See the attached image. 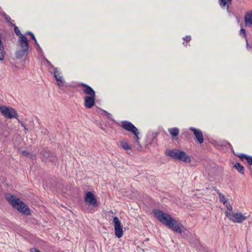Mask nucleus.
Masks as SVG:
<instances>
[{"label": "nucleus", "instance_id": "obj_10", "mask_svg": "<svg viewBox=\"0 0 252 252\" xmlns=\"http://www.w3.org/2000/svg\"><path fill=\"white\" fill-rule=\"evenodd\" d=\"M85 201L93 207H97L98 203L94 195L91 191L86 193Z\"/></svg>", "mask_w": 252, "mask_h": 252}, {"label": "nucleus", "instance_id": "obj_16", "mask_svg": "<svg viewBox=\"0 0 252 252\" xmlns=\"http://www.w3.org/2000/svg\"><path fill=\"white\" fill-rule=\"evenodd\" d=\"M12 27H14V31L16 34L19 36V38L18 41H20L23 37L26 38V39H28L25 35H24L21 33L20 31L19 30L18 28L14 24H12Z\"/></svg>", "mask_w": 252, "mask_h": 252}, {"label": "nucleus", "instance_id": "obj_2", "mask_svg": "<svg viewBox=\"0 0 252 252\" xmlns=\"http://www.w3.org/2000/svg\"><path fill=\"white\" fill-rule=\"evenodd\" d=\"M78 86L83 87V92L87 95L84 98L85 107L87 109L92 108L95 105L96 97L95 91L91 87L84 83H80Z\"/></svg>", "mask_w": 252, "mask_h": 252}, {"label": "nucleus", "instance_id": "obj_21", "mask_svg": "<svg viewBox=\"0 0 252 252\" xmlns=\"http://www.w3.org/2000/svg\"><path fill=\"white\" fill-rule=\"evenodd\" d=\"M120 145L122 147V148L125 150H127L131 149V146L128 144V143L126 142L121 141L120 142Z\"/></svg>", "mask_w": 252, "mask_h": 252}, {"label": "nucleus", "instance_id": "obj_23", "mask_svg": "<svg viewBox=\"0 0 252 252\" xmlns=\"http://www.w3.org/2000/svg\"><path fill=\"white\" fill-rule=\"evenodd\" d=\"M219 199L220 200V202H222V203L225 205L227 202V199L225 198V196H224V195L222 193H220L219 194Z\"/></svg>", "mask_w": 252, "mask_h": 252}, {"label": "nucleus", "instance_id": "obj_15", "mask_svg": "<svg viewBox=\"0 0 252 252\" xmlns=\"http://www.w3.org/2000/svg\"><path fill=\"white\" fill-rule=\"evenodd\" d=\"M26 35H30L31 36V39L33 40V42H34L35 44L36 45V47L37 48V51L40 52L42 51V49L38 43L34 34L32 32L28 31L26 32Z\"/></svg>", "mask_w": 252, "mask_h": 252}, {"label": "nucleus", "instance_id": "obj_6", "mask_svg": "<svg viewBox=\"0 0 252 252\" xmlns=\"http://www.w3.org/2000/svg\"><path fill=\"white\" fill-rule=\"evenodd\" d=\"M0 112L3 116L8 119L15 118L17 116V113L14 109L5 105L0 106Z\"/></svg>", "mask_w": 252, "mask_h": 252}, {"label": "nucleus", "instance_id": "obj_34", "mask_svg": "<svg viewBox=\"0 0 252 252\" xmlns=\"http://www.w3.org/2000/svg\"><path fill=\"white\" fill-rule=\"evenodd\" d=\"M7 22L10 23L11 22H14V20L11 19L10 17H5Z\"/></svg>", "mask_w": 252, "mask_h": 252}, {"label": "nucleus", "instance_id": "obj_39", "mask_svg": "<svg viewBox=\"0 0 252 252\" xmlns=\"http://www.w3.org/2000/svg\"><path fill=\"white\" fill-rule=\"evenodd\" d=\"M216 192H217L218 195L219 196V194L221 193L219 189L216 190Z\"/></svg>", "mask_w": 252, "mask_h": 252}, {"label": "nucleus", "instance_id": "obj_44", "mask_svg": "<svg viewBox=\"0 0 252 252\" xmlns=\"http://www.w3.org/2000/svg\"><path fill=\"white\" fill-rule=\"evenodd\" d=\"M148 240H149V239H148V238H147V239H146V241H148Z\"/></svg>", "mask_w": 252, "mask_h": 252}, {"label": "nucleus", "instance_id": "obj_9", "mask_svg": "<svg viewBox=\"0 0 252 252\" xmlns=\"http://www.w3.org/2000/svg\"><path fill=\"white\" fill-rule=\"evenodd\" d=\"M14 208L23 214L29 216L31 214V210L25 203L20 200Z\"/></svg>", "mask_w": 252, "mask_h": 252}, {"label": "nucleus", "instance_id": "obj_25", "mask_svg": "<svg viewBox=\"0 0 252 252\" xmlns=\"http://www.w3.org/2000/svg\"><path fill=\"white\" fill-rule=\"evenodd\" d=\"M135 136V143L138 145L139 146L140 145V143H139V139H140V138L139 137V132L138 131V130H137V133L136 134H133Z\"/></svg>", "mask_w": 252, "mask_h": 252}, {"label": "nucleus", "instance_id": "obj_33", "mask_svg": "<svg viewBox=\"0 0 252 252\" xmlns=\"http://www.w3.org/2000/svg\"><path fill=\"white\" fill-rule=\"evenodd\" d=\"M0 16H7L0 7Z\"/></svg>", "mask_w": 252, "mask_h": 252}, {"label": "nucleus", "instance_id": "obj_45", "mask_svg": "<svg viewBox=\"0 0 252 252\" xmlns=\"http://www.w3.org/2000/svg\"><path fill=\"white\" fill-rule=\"evenodd\" d=\"M90 212L91 213H93V212H94V211H90Z\"/></svg>", "mask_w": 252, "mask_h": 252}, {"label": "nucleus", "instance_id": "obj_24", "mask_svg": "<svg viewBox=\"0 0 252 252\" xmlns=\"http://www.w3.org/2000/svg\"><path fill=\"white\" fill-rule=\"evenodd\" d=\"M22 154L25 157H30L31 158H32L33 157L32 155L28 151L26 150L22 151Z\"/></svg>", "mask_w": 252, "mask_h": 252}, {"label": "nucleus", "instance_id": "obj_29", "mask_svg": "<svg viewBox=\"0 0 252 252\" xmlns=\"http://www.w3.org/2000/svg\"><path fill=\"white\" fill-rule=\"evenodd\" d=\"M225 205L226 207L227 208V210H228L230 211H232L233 207L231 204H230L229 203H226L225 204Z\"/></svg>", "mask_w": 252, "mask_h": 252}, {"label": "nucleus", "instance_id": "obj_41", "mask_svg": "<svg viewBox=\"0 0 252 252\" xmlns=\"http://www.w3.org/2000/svg\"><path fill=\"white\" fill-rule=\"evenodd\" d=\"M183 45L185 46H187V43H185V42H183Z\"/></svg>", "mask_w": 252, "mask_h": 252}, {"label": "nucleus", "instance_id": "obj_5", "mask_svg": "<svg viewBox=\"0 0 252 252\" xmlns=\"http://www.w3.org/2000/svg\"><path fill=\"white\" fill-rule=\"evenodd\" d=\"M41 155V159L42 161L46 163L48 160L49 161L56 164L58 160V157L56 154L51 151L48 148H44L40 152Z\"/></svg>", "mask_w": 252, "mask_h": 252}, {"label": "nucleus", "instance_id": "obj_26", "mask_svg": "<svg viewBox=\"0 0 252 252\" xmlns=\"http://www.w3.org/2000/svg\"><path fill=\"white\" fill-rule=\"evenodd\" d=\"M57 82H58V85L61 87H63L64 85V80L63 79V78L61 79H57Z\"/></svg>", "mask_w": 252, "mask_h": 252}, {"label": "nucleus", "instance_id": "obj_1", "mask_svg": "<svg viewBox=\"0 0 252 252\" xmlns=\"http://www.w3.org/2000/svg\"><path fill=\"white\" fill-rule=\"evenodd\" d=\"M153 213L160 222L168 226L174 231L180 234L182 233H185V232L188 231L186 229H182L183 225L178 223L170 215L163 213L158 209L153 210Z\"/></svg>", "mask_w": 252, "mask_h": 252}, {"label": "nucleus", "instance_id": "obj_36", "mask_svg": "<svg viewBox=\"0 0 252 252\" xmlns=\"http://www.w3.org/2000/svg\"><path fill=\"white\" fill-rule=\"evenodd\" d=\"M30 251L31 252H41L38 249L35 248L31 249Z\"/></svg>", "mask_w": 252, "mask_h": 252}, {"label": "nucleus", "instance_id": "obj_7", "mask_svg": "<svg viewBox=\"0 0 252 252\" xmlns=\"http://www.w3.org/2000/svg\"><path fill=\"white\" fill-rule=\"evenodd\" d=\"M226 216L234 222L241 223L246 219V217L242 213H233L230 212H225Z\"/></svg>", "mask_w": 252, "mask_h": 252}, {"label": "nucleus", "instance_id": "obj_40", "mask_svg": "<svg viewBox=\"0 0 252 252\" xmlns=\"http://www.w3.org/2000/svg\"><path fill=\"white\" fill-rule=\"evenodd\" d=\"M228 145H229V147H230V148H232V145H231V144H230V143H228Z\"/></svg>", "mask_w": 252, "mask_h": 252}, {"label": "nucleus", "instance_id": "obj_20", "mask_svg": "<svg viewBox=\"0 0 252 252\" xmlns=\"http://www.w3.org/2000/svg\"><path fill=\"white\" fill-rule=\"evenodd\" d=\"M245 26L250 27L252 26V17H245Z\"/></svg>", "mask_w": 252, "mask_h": 252}, {"label": "nucleus", "instance_id": "obj_37", "mask_svg": "<svg viewBox=\"0 0 252 252\" xmlns=\"http://www.w3.org/2000/svg\"><path fill=\"white\" fill-rule=\"evenodd\" d=\"M46 62L52 68H53L54 69L55 68H56L55 66L48 60H46Z\"/></svg>", "mask_w": 252, "mask_h": 252}, {"label": "nucleus", "instance_id": "obj_8", "mask_svg": "<svg viewBox=\"0 0 252 252\" xmlns=\"http://www.w3.org/2000/svg\"><path fill=\"white\" fill-rule=\"evenodd\" d=\"M113 222L114 224V230L115 235L118 238H120L123 236V226L121 222L120 221L119 219L117 217H114L113 218Z\"/></svg>", "mask_w": 252, "mask_h": 252}, {"label": "nucleus", "instance_id": "obj_27", "mask_svg": "<svg viewBox=\"0 0 252 252\" xmlns=\"http://www.w3.org/2000/svg\"><path fill=\"white\" fill-rule=\"evenodd\" d=\"M158 132H153L151 134V136L152 137V142L154 143L155 140L156 141H157V137L158 136Z\"/></svg>", "mask_w": 252, "mask_h": 252}, {"label": "nucleus", "instance_id": "obj_31", "mask_svg": "<svg viewBox=\"0 0 252 252\" xmlns=\"http://www.w3.org/2000/svg\"><path fill=\"white\" fill-rule=\"evenodd\" d=\"M194 244H192L193 245V247H195V246H197L198 244H199V241L197 240V238H194Z\"/></svg>", "mask_w": 252, "mask_h": 252}, {"label": "nucleus", "instance_id": "obj_22", "mask_svg": "<svg viewBox=\"0 0 252 252\" xmlns=\"http://www.w3.org/2000/svg\"><path fill=\"white\" fill-rule=\"evenodd\" d=\"M54 77L55 78V79L56 81H57V79H61L63 78V76L60 75V72L58 70V68H55L54 71Z\"/></svg>", "mask_w": 252, "mask_h": 252}, {"label": "nucleus", "instance_id": "obj_3", "mask_svg": "<svg viewBox=\"0 0 252 252\" xmlns=\"http://www.w3.org/2000/svg\"><path fill=\"white\" fill-rule=\"evenodd\" d=\"M166 156L170 157L175 159H178L181 161L189 163L191 161L190 157L187 155L184 151L178 149L168 150L166 152Z\"/></svg>", "mask_w": 252, "mask_h": 252}, {"label": "nucleus", "instance_id": "obj_30", "mask_svg": "<svg viewBox=\"0 0 252 252\" xmlns=\"http://www.w3.org/2000/svg\"><path fill=\"white\" fill-rule=\"evenodd\" d=\"M240 34H243V36L244 37H246L247 36V34H246V30L244 29H241V30L240 31Z\"/></svg>", "mask_w": 252, "mask_h": 252}, {"label": "nucleus", "instance_id": "obj_32", "mask_svg": "<svg viewBox=\"0 0 252 252\" xmlns=\"http://www.w3.org/2000/svg\"><path fill=\"white\" fill-rule=\"evenodd\" d=\"M18 122L20 123L21 126L24 128L25 130H28V128H27V127L26 126V125L23 122H22V121H20L19 120H18Z\"/></svg>", "mask_w": 252, "mask_h": 252}, {"label": "nucleus", "instance_id": "obj_17", "mask_svg": "<svg viewBox=\"0 0 252 252\" xmlns=\"http://www.w3.org/2000/svg\"><path fill=\"white\" fill-rule=\"evenodd\" d=\"M220 5L221 7H226L228 9V6L231 4L232 0H218Z\"/></svg>", "mask_w": 252, "mask_h": 252}, {"label": "nucleus", "instance_id": "obj_4", "mask_svg": "<svg viewBox=\"0 0 252 252\" xmlns=\"http://www.w3.org/2000/svg\"><path fill=\"white\" fill-rule=\"evenodd\" d=\"M21 49L16 52V57L21 59L24 56H27L29 53V43L28 39L23 37L20 41H18Z\"/></svg>", "mask_w": 252, "mask_h": 252}, {"label": "nucleus", "instance_id": "obj_11", "mask_svg": "<svg viewBox=\"0 0 252 252\" xmlns=\"http://www.w3.org/2000/svg\"><path fill=\"white\" fill-rule=\"evenodd\" d=\"M122 127L133 134H136L138 129L130 122L124 121L122 122Z\"/></svg>", "mask_w": 252, "mask_h": 252}, {"label": "nucleus", "instance_id": "obj_35", "mask_svg": "<svg viewBox=\"0 0 252 252\" xmlns=\"http://www.w3.org/2000/svg\"><path fill=\"white\" fill-rule=\"evenodd\" d=\"M244 16H252V11L250 10L246 12Z\"/></svg>", "mask_w": 252, "mask_h": 252}, {"label": "nucleus", "instance_id": "obj_13", "mask_svg": "<svg viewBox=\"0 0 252 252\" xmlns=\"http://www.w3.org/2000/svg\"><path fill=\"white\" fill-rule=\"evenodd\" d=\"M5 198L6 200L11 204L12 206L14 207L16 205H17L18 201H20V199L17 198L13 195L10 194H6Z\"/></svg>", "mask_w": 252, "mask_h": 252}, {"label": "nucleus", "instance_id": "obj_12", "mask_svg": "<svg viewBox=\"0 0 252 252\" xmlns=\"http://www.w3.org/2000/svg\"><path fill=\"white\" fill-rule=\"evenodd\" d=\"M189 130L193 132V134L199 144H202L204 142V138L202 131L200 129L190 127Z\"/></svg>", "mask_w": 252, "mask_h": 252}, {"label": "nucleus", "instance_id": "obj_43", "mask_svg": "<svg viewBox=\"0 0 252 252\" xmlns=\"http://www.w3.org/2000/svg\"><path fill=\"white\" fill-rule=\"evenodd\" d=\"M13 22H11L10 23L11 26H12V24H14V23H13Z\"/></svg>", "mask_w": 252, "mask_h": 252}, {"label": "nucleus", "instance_id": "obj_42", "mask_svg": "<svg viewBox=\"0 0 252 252\" xmlns=\"http://www.w3.org/2000/svg\"><path fill=\"white\" fill-rule=\"evenodd\" d=\"M2 95L0 94V100H2Z\"/></svg>", "mask_w": 252, "mask_h": 252}, {"label": "nucleus", "instance_id": "obj_38", "mask_svg": "<svg viewBox=\"0 0 252 252\" xmlns=\"http://www.w3.org/2000/svg\"><path fill=\"white\" fill-rule=\"evenodd\" d=\"M104 112H105V113L106 114V115H107V117H108V118H110V117L111 116V114H110V113H108V112H106V111H104Z\"/></svg>", "mask_w": 252, "mask_h": 252}, {"label": "nucleus", "instance_id": "obj_28", "mask_svg": "<svg viewBox=\"0 0 252 252\" xmlns=\"http://www.w3.org/2000/svg\"><path fill=\"white\" fill-rule=\"evenodd\" d=\"M183 40L186 42H189L191 40V36L190 35H187L183 37Z\"/></svg>", "mask_w": 252, "mask_h": 252}, {"label": "nucleus", "instance_id": "obj_19", "mask_svg": "<svg viewBox=\"0 0 252 252\" xmlns=\"http://www.w3.org/2000/svg\"><path fill=\"white\" fill-rule=\"evenodd\" d=\"M170 134L174 137L177 136L179 134V130L177 127L169 128L168 130Z\"/></svg>", "mask_w": 252, "mask_h": 252}, {"label": "nucleus", "instance_id": "obj_14", "mask_svg": "<svg viewBox=\"0 0 252 252\" xmlns=\"http://www.w3.org/2000/svg\"><path fill=\"white\" fill-rule=\"evenodd\" d=\"M235 156L238 157L241 160H243L244 159H246L248 162V163L250 165H252V157L251 156H248L247 155L244 154H235Z\"/></svg>", "mask_w": 252, "mask_h": 252}, {"label": "nucleus", "instance_id": "obj_18", "mask_svg": "<svg viewBox=\"0 0 252 252\" xmlns=\"http://www.w3.org/2000/svg\"><path fill=\"white\" fill-rule=\"evenodd\" d=\"M234 168H235L237 171L241 174H244L245 172L244 167L240 163L237 162L233 166Z\"/></svg>", "mask_w": 252, "mask_h": 252}]
</instances>
